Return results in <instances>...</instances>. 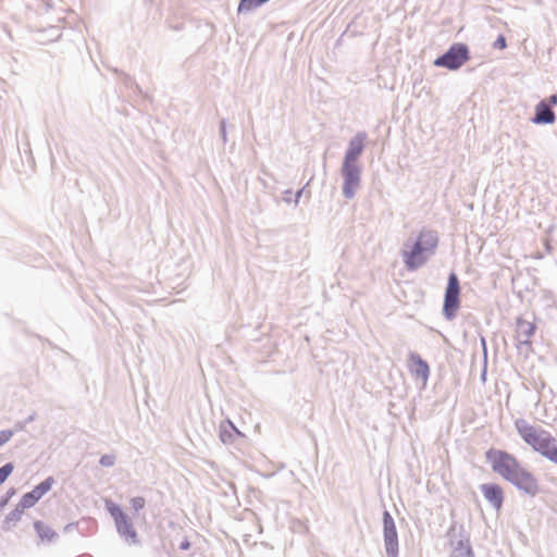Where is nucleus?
<instances>
[{
	"label": "nucleus",
	"mask_w": 557,
	"mask_h": 557,
	"mask_svg": "<svg viewBox=\"0 0 557 557\" xmlns=\"http://www.w3.org/2000/svg\"><path fill=\"white\" fill-rule=\"evenodd\" d=\"M485 456L492 470L518 490L531 496H535L540 492L537 478L515 455L506 450L490 448Z\"/></svg>",
	"instance_id": "f257e3e1"
},
{
	"label": "nucleus",
	"mask_w": 557,
	"mask_h": 557,
	"mask_svg": "<svg viewBox=\"0 0 557 557\" xmlns=\"http://www.w3.org/2000/svg\"><path fill=\"white\" fill-rule=\"evenodd\" d=\"M515 426L527 445L557 465V438L550 432L523 419H518Z\"/></svg>",
	"instance_id": "f03ea898"
},
{
	"label": "nucleus",
	"mask_w": 557,
	"mask_h": 557,
	"mask_svg": "<svg viewBox=\"0 0 557 557\" xmlns=\"http://www.w3.org/2000/svg\"><path fill=\"white\" fill-rule=\"evenodd\" d=\"M437 235L430 230H422L413 244L411 250L404 252V261L408 270H416L425 262L423 256L426 251H432L437 246Z\"/></svg>",
	"instance_id": "7ed1b4c3"
},
{
	"label": "nucleus",
	"mask_w": 557,
	"mask_h": 557,
	"mask_svg": "<svg viewBox=\"0 0 557 557\" xmlns=\"http://www.w3.org/2000/svg\"><path fill=\"white\" fill-rule=\"evenodd\" d=\"M469 59V50L463 44L453 45L448 51L434 61V65L446 67L448 70H457L462 66Z\"/></svg>",
	"instance_id": "20e7f679"
},
{
	"label": "nucleus",
	"mask_w": 557,
	"mask_h": 557,
	"mask_svg": "<svg viewBox=\"0 0 557 557\" xmlns=\"http://www.w3.org/2000/svg\"><path fill=\"white\" fill-rule=\"evenodd\" d=\"M460 286L458 277L455 273H450L448 277V283L445 292L443 312L444 315L451 320L455 318L459 307H460Z\"/></svg>",
	"instance_id": "39448f33"
},
{
	"label": "nucleus",
	"mask_w": 557,
	"mask_h": 557,
	"mask_svg": "<svg viewBox=\"0 0 557 557\" xmlns=\"http://www.w3.org/2000/svg\"><path fill=\"white\" fill-rule=\"evenodd\" d=\"M109 511L114 519L117 532L122 536H124L126 540H129L133 543H135L136 539H137V533H136L132 522L126 517V515L122 511V509L116 505H111V506H109Z\"/></svg>",
	"instance_id": "423d86ee"
},
{
	"label": "nucleus",
	"mask_w": 557,
	"mask_h": 557,
	"mask_svg": "<svg viewBox=\"0 0 557 557\" xmlns=\"http://www.w3.org/2000/svg\"><path fill=\"white\" fill-rule=\"evenodd\" d=\"M344 186L343 191L347 198H352L360 183V169L357 164L344 163L343 165Z\"/></svg>",
	"instance_id": "0eeeda50"
},
{
	"label": "nucleus",
	"mask_w": 557,
	"mask_h": 557,
	"mask_svg": "<svg viewBox=\"0 0 557 557\" xmlns=\"http://www.w3.org/2000/svg\"><path fill=\"white\" fill-rule=\"evenodd\" d=\"M53 483V478H47L45 481L35 486L30 492L22 496L20 500V506L22 508L33 507L45 494H47L51 490Z\"/></svg>",
	"instance_id": "6e6552de"
},
{
	"label": "nucleus",
	"mask_w": 557,
	"mask_h": 557,
	"mask_svg": "<svg viewBox=\"0 0 557 557\" xmlns=\"http://www.w3.org/2000/svg\"><path fill=\"white\" fill-rule=\"evenodd\" d=\"M481 491L485 499L496 509L499 510L504 502V492L502 486L497 484H483Z\"/></svg>",
	"instance_id": "1a4fd4ad"
},
{
	"label": "nucleus",
	"mask_w": 557,
	"mask_h": 557,
	"mask_svg": "<svg viewBox=\"0 0 557 557\" xmlns=\"http://www.w3.org/2000/svg\"><path fill=\"white\" fill-rule=\"evenodd\" d=\"M366 135L357 134L350 141L346 151L344 163L356 164L358 157L361 154L364 147Z\"/></svg>",
	"instance_id": "9d476101"
},
{
	"label": "nucleus",
	"mask_w": 557,
	"mask_h": 557,
	"mask_svg": "<svg viewBox=\"0 0 557 557\" xmlns=\"http://www.w3.org/2000/svg\"><path fill=\"white\" fill-rule=\"evenodd\" d=\"M535 326L532 322L518 319L516 326V338L520 344H529L533 336Z\"/></svg>",
	"instance_id": "9b49d317"
},
{
	"label": "nucleus",
	"mask_w": 557,
	"mask_h": 557,
	"mask_svg": "<svg viewBox=\"0 0 557 557\" xmlns=\"http://www.w3.org/2000/svg\"><path fill=\"white\" fill-rule=\"evenodd\" d=\"M34 528L41 543H52L58 537V533L51 528V525L44 521H35Z\"/></svg>",
	"instance_id": "f8f14e48"
},
{
	"label": "nucleus",
	"mask_w": 557,
	"mask_h": 557,
	"mask_svg": "<svg viewBox=\"0 0 557 557\" xmlns=\"http://www.w3.org/2000/svg\"><path fill=\"white\" fill-rule=\"evenodd\" d=\"M536 113L534 117V122L537 124H550L555 121V113L550 110V108L544 102H540L536 106Z\"/></svg>",
	"instance_id": "ddd939ff"
},
{
	"label": "nucleus",
	"mask_w": 557,
	"mask_h": 557,
	"mask_svg": "<svg viewBox=\"0 0 557 557\" xmlns=\"http://www.w3.org/2000/svg\"><path fill=\"white\" fill-rule=\"evenodd\" d=\"M397 531L393 519L389 513L385 512L384 515V541L386 540H396Z\"/></svg>",
	"instance_id": "4468645a"
},
{
	"label": "nucleus",
	"mask_w": 557,
	"mask_h": 557,
	"mask_svg": "<svg viewBox=\"0 0 557 557\" xmlns=\"http://www.w3.org/2000/svg\"><path fill=\"white\" fill-rule=\"evenodd\" d=\"M414 363V372L418 376H420L423 381H425L429 376V366L426 362L417 358L413 360Z\"/></svg>",
	"instance_id": "2eb2a0df"
},
{
	"label": "nucleus",
	"mask_w": 557,
	"mask_h": 557,
	"mask_svg": "<svg viewBox=\"0 0 557 557\" xmlns=\"http://www.w3.org/2000/svg\"><path fill=\"white\" fill-rule=\"evenodd\" d=\"M269 0H240L238 4V12H247L253 8L260 7Z\"/></svg>",
	"instance_id": "dca6fc26"
},
{
	"label": "nucleus",
	"mask_w": 557,
	"mask_h": 557,
	"mask_svg": "<svg viewBox=\"0 0 557 557\" xmlns=\"http://www.w3.org/2000/svg\"><path fill=\"white\" fill-rule=\"evenodd\" d=\"M385 549L388 557H397L398 553V539L396 540H386L385 541Z\"/></svg>",
	"instance_id": "f3484780"
},
{
	"label": "nucleus",
	"mask_w": 557,
	"mask_h": 557,
	"mask_svg": "<svg viewBox=\"0 0 557 557\" xmlns=\"http://www.w3.org/2000/svg\"><path fill=\"white\" fill-rule=\"evenodd\" d=\"M13 471V465L7 463L0 468V485L8 479Z\"/></svg>",
	"instance_id": "a211bd4d"
},
{
	"label": "nucleus",
	"mask_w": 557,
	"mask_h": 557,
	"mask_svg": "<svg viewBox=\"0 0 557 557\" xmlns=\"http://www.w3.org/2000/svg\"><path fill=\"white\" fill-rule=\"evenodd\" d=\"M145 499L140 496L131 499V506L135 511H139L145 507Z\"/></svg>",
	"instance_id": "6ab92c4d"
},
{
	"label": "nucleus",
	"mask_w": 557,
	"mask_h": 557,
	"mask_svg": "<svg viewBox=\"0 0 557 557\" xmlns=\"http://www.w3.org/2000/svg\"><path fill=\"white\" fill-rule=\"evenodd\" d=\"M12 436H13V431H11V430L0 431V447L2 445H4L5 443H8Z\"/></svg>",
	"instance_id": "aec40b11"
},
{
	"label": "nucleus",
	"mask_w": 557,
	"mask_h": 557,
	"mask_svg": "<svg viewBox=\"0 0 557 557\" xmlns=\"http://www.w3.org/2000/svg\"><path fill=\"white\" fill-rule=\"evenodd\" d=\"M115 458L112 455H104L100 458V463L104 467H111L114 465Z\"/></svg>",
	"instance_id": "412c9836"
},
{
	"label": "nucleus",
	"mask_w": 557,
	"mask_h": 557,
	"mask_svg": "<svg viewBox=\"0 0 557 557\" xmlns=\"http://www.w3.org/2000/svg\"><path fill=\"white\" fill-rule=\"evenodd\" d=\"M506 46H507V44H506V39H505V37H504L503 35H500V36L495 40V42H494V47H495V48H497V49H500V50L505 49V48H506Z\"/></svg>",
	"instance_id": "4be33fe9"
},
{
	"label": "nucleus",
	"mask_w": 557,
	"mask_h": 557,
	"mask_svg": "<svg viewBox=\"0 0 557 557\" xmlns=\"http://www.w3.org/2000/svg\"><path fill=\"white\" fill-rule=\"evenodd\" d=\"M180 548H181L182 550H187V549H189V548H190V542H189V540H188V539H185V540L181 543Z\"/></svg>",
	"instance_id": "5701e85b"
},
{
	"label": "nucleus",
	"mask_w": 557,
	"mask_h": 557,
	"mask_svg": "<svg viewBox=\"0 0 557 557\" xmlns=\"http://www.w3.org/2000/svg\"><path fill=\"white\" fill-rule=\"evenodd\" d=\"M549 101H550V103L556 104L557 103V96L556 95L550 96Z\"/></svg>",
	"instance_id": "b1692460"
}]
</instances>
